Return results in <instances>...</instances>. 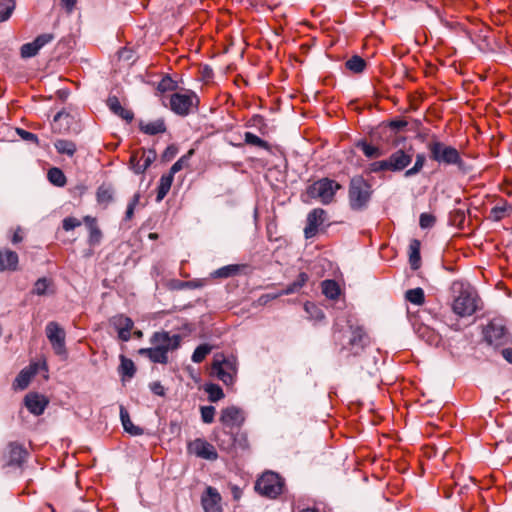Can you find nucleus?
Wrapping results in <instances>:
<instances>
[{"mask_svg": "<svg viewBox=\"0 0 512 512\" xmlns=\"http://www.w3.org/2000/svg\"><path fill=\"white\" fill-rule=\"evenodd\" d=\"M188 453L199 458L214 461L218 458L215 447L204 439L197 438L187 446Z\"/></svg>", "mask_w": 512, "mask_h": 512, "instance_id": "f8f14e48", "label": "nucleus"}, {"mask_svg": "<svg viewBox=\"0 0 512 512\" xmlns=\"http://www.w3.org/2000/svg\"><path fill=\"white\" fill-rule=\"evenodd\" d=\"M244 140H245L246 144H249L252 146H256V147L263 148V149L269 148L268 142H266L265 140L261 139L260 137H258L257 135H255L251 132H246L244 134Z\"/></svg>", "mask_w": 512, "mask_h": 512, "instance_id": "a18cd8bd", "label": "nucleus"}, {"mask_svg": "<svg viewBox=\"0 0 512 512\" xmlns=\"http://www.w3.org/2000/svg\"><path fill=\"white\" fill-rule=\"evenodd\" d=\"M45 334L54 353L60 357H67L65 330L55 321H50L45 327Z\"/></svg>", "mask_w": 512, "mask_h": 512, "instance_id": "9d476101", "label": "nucleus"}, {"mask_svg": "<svg viewBox=\"0 0 512 512\" xmlns=\"http://www.w3.org/2000/svg\"><path fill=\"white\" fill-rule=\"evenodd\" d=\"M199 99L197 95L190 90L184 93H174L170 96L171 110L180 116L188 115L193 108H197Z\"/></svg>", "mask_w": 512, "mask_h": 512, "instance_id": "1a4fd4ad", "label": "nucleus"}, {"mask_svg": "<svg viewBox=\"0 0 512 512\" xmlns=\"http://www.w3.org/2000/svg\"><path fill=\"white\" fill-rule=\"evenodd\" d=\"M80 225L81 221L75 217H66L62 222V226L65 231L73 230L74 228L79 227Z\"/></svg>", "mask_w": 512, "mask_h": 512, "instance_id": "6e6d98bb", "label": "nucleus"}, {"mask_svg": "<svg viewBox=\"0 0 512 512\" xmlns=\"http://www.w3.org/2000/svg\"><path fill=\"white\" fill-rule=\"evenodd\" d=\"M77 0H61V6L68 12H72Z\"/></svg>", "mask_w": 512, "mask_h": 512, "instance_id": "e2e57ef3", "label": "nucleus"}, {"mask_svg": "<svg viewBox=\"0 0 512 512\" xmlns=\"http://www.w3.org/2000/svg\"><path fill=\"white\" fill-rule=\"evenodd\" d=\"M155 159V153L154 151H149L148 154L144 156L143 158V164L142 166H139L137 168L138 171H145L149 166L150 164L153 162V160Z\"/></svg>", "mask_w": 512, "mask_h": 512, "instance_id": "4d7b16f0", "label": "nucleus"}, {"mask_svg": "<svg viewBox=\"0 0 512 512\" xmlns=\"http://www.w3.org/2000/svg\"><path fill=\"white\" fill-rule=\"evenodd\" d=\"M139 200H140V195L135 194L127 206V209L125 212V220L129 221L133 218L134 210H135V207L137 206V204L139 203Z\"/></svg>", "mask_w": 512, "mask_h": 512, "instance_id": "864d4df0", "label": "nucleus"}, {"mask_svg": "<svg viewBox=\"0 0 512 512\" xmlns=\"http://www.w3.org/2000/svg\"><path fill=\"white\" fill-rule=\"evenodd\" d=\"M53 35L46 33L37 36L34 41L25 43L21 46L20 54L22 58H30L39 52V50L53 40Z\"/></svg>", "mask_w": 512, "mask_h": 512, "instance_id": "f3484780", "label": "nucleus"}, {"mask_svg": "<svg viewBox=\"0 0 512 512\" xmlns=\"http://www.w3.org/2000/svg\"><path fill=\"white\" fill-rule=\"evenodd\" d=\"M284 481L274 472L267 471L255 483V490L262 496L275 499L283 491Z\"/></svg>", "mask_w": 512, "mask_h": 512, "instance_id": "423d86ee", "label": "nucleus"}, {"mask_svg": "<svg viewBox=\"0 0 512 512\" xmlns=\"http://www.w3.org/2000/svg\"><path fill=\"white\" fill-rule=\"evenodd\" d=\"M407 125H408V123L404 119H394L389 122V127L396 131H399V130L405 128Z\"/></svg>", "mask_w": 512, "mask_h": 512, "instance_id": "052dcab7", "label": "nucleus"}, {"mask_svg": "<svg viewBox=\"0 0 512 512\" xmlns=\"http://www.w3.org/2000/svg\"><path fill=\"white\" fill-rule=\"evenodd\" d=\"M83 221L89 230V244L90 245L98 244L102 238V232L97 225L96 218L87 215L83 218Z\"/></svg>", "mask_w": 512, "mask_h": 512, "instance_id": "393cba45", "label": "nucleus"}, {"mask_svg": "<svg viewBox=\"0 0 512 512\" xmlns=\"http://www.w3.org/2000/svg\"><path fill=\"white\" fill-rule=\"evenodd\" d=\"M139 129L141 132L147 135H157L164 133L166 131V126L164 120L158 119L147 123L141 121L139 124Z\"/></svg>", "mask_w": 512, "mask_h": 512, "instance_id": "cd10ccee", "label": "nucleus"}, {"mask_svg": "<svg viewBox=\"0 0 512 512\" xmlns=\"http://www.w3.org/2000/svg\"><path fill=\"white\" fill-rule=\"evenodd\" d=\"M501 354L508 363L512 364V348L503 349Z\"/></svg>", "mask_w": 512, "mask_h": 512, "instance_id": "774afa93", "label": "nucleus"}, {"mask_svg": "<svg viewBox=\"0 0 512 512\" xmlns=\"http://www.w3.org/2000/svg\"><path fill=\"white\" fill-rule=\"evenodd\" d=\"M204 512H223L222 496L213 486H207L200 498Z\"/></svg>", "mask_w": 512, "mask_h": 512, "instance_id": "9b49d317", "label": "nucleus"}, {"mask_svg": "<svg viewBox=\"0 0 512 512\" xmlns=\"http://www.w3.org/2000/svg\"><path fill=\"white\" fill-rule=\"evenodd\" d=\"M205 391L208 394V399L211 402H217L224 397L222 388L217 384H207Z\"/></svg>", "mask_w": 512, "mask_h": 512, "instance_id": "ea45409f", "label": "nucleus"}, {"mask_svg": "<svg viewBox=\"0 0 512 512\" xmlns=\"http://www.w3.org/2000/svg\"><path fill=\"white\" fill-rule=\"evenodd\" d=\"M54 146L59 154H65L69 157H72L77 151L76 144L70 140L59 139L54 143Z\"/></svg>", "mask_w": 512, "mask_h": 512, "instance_id": "72a5a7b5", "label": "nucleus"}, {"mask_svg": "<svg viewBox=\"0 0 512 512\" xmlns=\"http://www.w3.org/2000/svg\"><path fill=\"white\" fill-rule=\"evenodd\" d=\"M242 267H243L242 265H238V264H231V265L223 266V267L215 270L214 272H212L211 276L213 278H229V277L237 275L241 271Z\"/></svg>", "mask_w": 512, "mask_h": 512, "instance_id": "473e14b6", "label": "nucleus"}, {"mask_svg": "<svg viewBox=\"0 0 512 512\" xmlns=\"http://www.w3.org/2000/svg\"><path fill=\"white\" fill-rule=\"evenodd\" d=\"M114 190L109 184H101L96 191V200L99 205H103L105 208L113 201Z\"/></svg>", "mask_w": 512, "mask_h": 512, "instance_id": "bb28decb", "label": "nucleus"}, {"mask_svg": "<svg viewBox=\"0 0 512 512\" xmlns=\"http://www.w3.org/2000/svg\"><path fill=\"white\" fill-rule=\"evenodd\" d=\"M17 133L20 135V137L23 140L34 142V143L38 142V137L29 131H26L24 129H17Z\"/></svg>", "mask_w": 512, "mask_h": 512, "instance_id": "13d9d810", "label": "nucleus"}, {"mask_svg": "<svg viewBox=\"0 0 512 512\" xmlns=\"http://www.w3.org/2000/svg\"><path fill=\"white\" fill-rule=\"evenodd\" d=\"M420 247L421 243L417 239H413L409 244V264L413 270H417L421 266Z\"/></svg>", "mask_w": 512, "mask_h": 512, "instance_id": "c85d7f7f", "label": "nucleus"}, {"mask_svg": "<svg viewBox=\"0 0 512 512\" xmlns=\"http://www.w3.org/2000/svg\"><path fill=\"white\" fill-rule=\"evenodd\" d=\"M7 466H21L27 457L24 446L18 442H10L7 446Z\"/></svg>", "mask_w": 512, "mask_h": 512, "instance_id": "a211bd4d", "label": "nucleus"}, {"mask_svg": "<svg viewBox=\"0 0 512 512\" xmlns=\"http://www.w3.org/2000/svg\"><path fill=\"white\" fill-rule=\"evenodd\" d=\"M173 178H174V176L171 175L170 173H167V174H164L161 176L159 185L157 188V197H156L157 201L163 200L165 198V196L168 194V192L171 188L172 182H173Z\"/></svg>", "mask_w": 512, "mask_h": 512, "instance_id": "2f4dec72", "label": "nucleus"}, {"mask_svg": "<svg viewBox=\"0 0 512 512\" xmlns=\"http://www.w3.org/2000/svg\"><path fill=\"white\" fill-rule=\"evenodd\" d=\"M107 105L114 114L128 122L131 121L134 117L133 112L129 109L124 108L116 96H110L107 99Z\"/></svg>", "mask_w": 512, "mask_h": 512, "instance_id": "b1692460", "label": "nucleus"}, {"mask_svg": "<svg viewBox=\"0 0 512 512\" xmlns=\"http://www.w3.org/2000/svg\"><path fill=\"white\" fill-rule=\"evenodd\" d=\"M120 418L123 425L124 430L132 436H139L144 433V430L133 424L130 419L129 412L123 407H120Z\"/></svg>", "mask_w": 512, "mask_h": 512, "instance_id": "a878e982", "label": "nucleus"}, {"mask_svg": "<svg viewBox=\"0 0 512 512\" xmlns=\"http://www.w3.org/2000/svg\"><path fill=\"white\" fill-rule=\"evenodd\" d=\"M22 240H23V232H22V229L20 227H18L14 231L11 241L13 244H17V243L21 242Z\"/></svg>", "mask_w": 512, "mask_h": 512, "instance_id": "0e129e2a", "label": "nucleus"}, {"mask_svg": "<svg viewBox=\"0 0 512 512\" xmlns=\"http://www.w3.org/2000/svg\"><path fill=\"white\" fill-rule=\"evenodd\" d=\"M120 361L119 373L122 377L132 378L136 373L134 362L131 359L126 358L124 355L120 356Z\"/></svg>", "mask_w": 512, "mask_h": 512, "instance_id": "e433bc0d", "label": "nucleus"}, {"mask_svg": "<svg viewBox=\"0 0 512 512\" xmlns=\"http://www.w3.org/2000/svg\"><path fill=\"white\" fill-rule=\"evenodd\" d=\"M309 276L305 272L299 273L296 280L291 284L287 285V287L280 292L276 293L272 298H278L283 295H290L299 292L308 282Z\"/></svg>", "mask_w": 512, "mask_h": 512, "instance_id": "5701e85b", "label": "nucleus"}, {"mask_svg": "<svg viewBox=\"0 0 512 512\" xmlns=\"http://www.w3.org/2000/svg\"><path fill=\"white\" fill-rule=\"evenodd\" d=\"M215 408L213 406L201 407V418L204 423L210 424L214 421Z\"/></svg>", "mask_w": 512, "mask_h": 512, "instance_id": "3c124183", "label": "nucleus"}, {"mask_svg": "<svg viewBox=\"0 0 512 512\" xmlns=\"http://www.w3.org/2000/svg\"><path fill=\"white\" fill-rule=\"evenodd\" d=\"M36 371L32 369H23L17 375L13 382V388L15 390H24L28 387L31 382L32 377L35 375Z\"/></svg>", "mask_w": 512, "mask_h": 512, "instance_id": "c756f323", "label": "nucleus"}, {"mask_svg": "<svg viewBox=\"0 0 512 512\" xmlns=\"http://www.w3.org/2000/svg\"><path fill=\"white\" fill-rule=\"evenodd\" d=\"M373 190L362 176H354L349 183V204L353 210H361L369 203Z\"/></svg>", "mask_w": 512, "mask_h": 512, "instance_id": "20e7f679", "label": "nucleus"}, {"mask_svg": "<svg viewBox=\"0 0 512 512\" xmlns=\"http://www.w3.org/2000/svg\"><path fill=\"white\" fill-rule=\"evenodd\" d=\"M235 438V452L237 450H246L249 448V442L247 435L243 432H235L234 434Z\"/></svg>", "mask_w": 512, "mask_h": 512, "instance_id": "09e8293b", "label": "nucleus"}, {"mask_svg": "<svg viewBox=\"0 0 512 512\" xmlns=\"http://www.w3.org/2000/svg\"><path fill=\"white\" fill-rule=\"evenodd\" d=\"M369 342V336L362 326L350 325L348 344L352 354L358 355L369 344Z\"/></svg>", "mask_w": 512, "mask_h": 512, "instance_id": "4468645a", "label": "nucleus"}, {"mask_svg": "<svg viewBox=\"0 0 512 512\" xmlns=\"http://www.w3.org/2000/svg\"><path fill=\"white\" fill-rule=\"evenodd\" d=\"M370 172L389 171L387 159L381 161H375L369 165Z\"/></svg>", "mask_w": 512, "mask_h": 512, "instance_id": "5fc2aeb1", "label": "nucleus"}, {"mask_svg": "<svg viewBox=\"0 0 512 512\" xmlns=\"http://www.w3.org/2000/svg\"><path fill=\"white\" fill-rule=\"evenodd\" d=\"M322 292L329 299H337L340 294V288L334 280H324L322 282Z\"/></svg>", "mask_w": 512, "mask_h": 512, "instance_id": "c9c22d12", "label": "nucleus"}, {"mask_svg": "<svg viewBox=\"0 0 512 512\" xmlns=\"http://www.w3.org/2000/svg\"><path fill=\"white\" fill-rule=\"evenodd\" d=\"M234 432L223 429L216 434V442L219 448L227 453L235 452V438Z\"/></svg>", "mask_w": 512, "mask_h": 512, "instance_id": "4be33fe9", "label": "nucleus"}, {"mask_svg": "<svg viewBox=\"0 0 512 512\" xmlns=\"http://www.w3.org/2000/svg\"><path fill=\"white\" fill-rule=\"evenodd\" d=\"M18 254L10 249L0 250V272L15 271L18 268Z\"/></svg>", "mask_w": 512, "mask_h": 512, "instance_id": "412c9836", "label": "nucleus"}, {"mask_svg": "<svg viewBox=\"0 0 512 512\" xmlns=\"http://www.w3.org/2000/svg\"><path fill=\"white\" fill-rule=\"evenodd\" d=\"M425 161L426 157L424 154H417L414 166L405 172V176L410 177L419 173L422 170Z\"/></svg>", "mask_w": 512, "mask_h": 512, "instance_id": "de8ad7c7", "label": "nucleus"}, {"mask_svg": "<svg viewBox=\"0 0 512 512\" xmlns=\"http://www.w3.org/2000/svg\"><path fill=\"white\" fill-rule=\"evenodd\" d=\"M24 402L27 409L36 416L43 414L46 406L48 405L46 398L37 393L27 394L25 396Z\"/></svg>", "mask_w": 512, "mask_h": 512, "instance_id": "6ab92c4d", "label": "nucleus"}, {"mask_svg": "<svg viewBox=\"0 0 512 512\" xmlns=\"http://www.w3.org/2000/svg\"><path fill=\"white\" fill-rule=\"evenodd\" d=\"M48 179L52 184L59 187H62L66 184V176L64 175L61 169L56 167L49 169Z\"/></svg>", "mask_w": 512, "mask_h": 512, "instance_id": "58836bf2", "label": "nucleus"}, {"mask_svg": "<svg viewBox=\"0 0 512 512\" xmlns=\"http://www.w3.org/2000/svg\"><path fill=\"white\" fill-rule=\"evenodd\" d=\"M177 152H178V149L174 145L168 146L166 148V150L164 151L163 157L166 160H170L177 154Z\"/></svg>", "mask_w": 512, "mask_h": 512, "instance_id": "680f3d73", "label": "nucleus"}, {"mask_svg": "<svg viewBox=\"0 0 512 512\" xmlns=\"http://www.w3.org/2000/svg\"><path fill=\"white\" fill-rule=\"evenodd\" d=\"M172 80L169 77L162 79V81L158 85V89L161 91H166L171 88Z\"/></svg>", "mask_w": 512, "mask_h": 512, "instance_id": "69168bd1", "label": "nucleus"}, {"mask_svg": "<svg viewBox=\"0 0 512 512\" xmlns=\"http://www.w3.org/2000/svg\"><path fill=\"white\" fill-rule=\"evenodd\" d=\"M436 222V218L429 213H422L419 218V225L421 228H431L434 226Z\"/></svg>", "mask_w": 512, "mask_h": 512, "instance_id": "603ef678", "label": "nucleus"}, {"mask_svg": "<svg viewBox=\"0 0 512 512\" xmlns=\"http://www.w3.org/2000/svg\"><path fill=\"white\" fill-rule=\"evenodd\" d=\"M193 154V150H190L186 155L182 156L180 159H178L170 168L169 173L171 175H175L177 172L182 170L185 166L188 165V161Z\"/></svg>", "mask_w": 512, "mask_h": 512, "instance_id": "49530a36", "label": "nucleus"}, {"mask_svg": "<svg viewBox=\"0 0 512 512\" xmlns=\"http://www.w3.org/2000/svg\"><path fill=\"white\" fill-rule=\"evenodd\" d=\"M357 147L360 148L368 158H378L382 156V151L378 147L368 144L367 142H359Z\"/></svg>", "mask_w": 512, "mask_h": 512, "instance_id": "a19ab883", "label": "nucleus"}, {"mask_svg": "<svg viewBox=\"0 0 512 512\" xmlns=\"http://www.w3.org/2000/svg\"><path fill=\"white\" fill-rule=\"evenodd\" d=\"M14 9L15 0H3L0 3V22L9 19Z\"/></svg>", "mask_w": 512, "mask_h": 512, "instance_id": "79ce46f5", "label": "nucleus"}, {"mask_svg": "<svg viewBox=\"0 0 512 512\" xmlns=\"http://www.w3.org/2000/svg\"><path fill=\"white\" fill-rule=\"evenodd\" d=\"M212 373L226 385H232L237 374L236 358L221 356L215 357L212 363Z\"/></svg>", "mask_w": 512, "mask_h": 512, "instance_id": "6e6552de", "label": "nucleus"}, {"mask_svg": "<svg viewBox=\"0 0 512 512\" xmlns=\"http://www.w3.org/2000/svg\"><path fill=\"white\" fill-rule=\"evenodd\" d=\"M327 220V212L322 208H315L311 210L306 219V226L304 228L305 238H313L319 231V228Z\"/></svg>", "mask_w": 512, "mask_h": 512, "instance_id": "ddd939ff", "label": "nucleus"}, {"mask_svg": "<svg viewBox=\"0 0 512 512\" xmlns=\"http://www.w3.org/2000/svg\"><path fill=\"white\" fill-rule=\"evenodd\" d=\"M182 337L179 334L171 335L168 331H157L150 338L152 347L141 348L139 354L145 355L153 363L167 364L168 353L177 350L181 345Z\"/></svg>", "mask_w": 512, "mask_h": 512, "instance_id": "f03ea898", "label": "nucleus"}, {"mask_svg": "<svg viewBox=\"0 0 512 512\" xmlns=\"http://www.w3.org/2000/svg\"><path fill=\"white\" fill-rule=\"evenodd\" d=\"M426 147L430 160L436 162L439 166H456L463 173L468 171L460 151L454 146L433 138L427 143Z\"/></svg>", "mask_w": 512, "mask_h": 512, "instance_id": "7ed1b4c3", "label": "nucleus"}, {"mask_svg": "<svg viewBox=\"0 0 512 512\" xmlns=\"http://www.w3.org/2000/svg\"><path fill=\"white\" fill-rule=\"evenodd\" d=\"M145 156V151L144 150H141V151H135L131 154L130 156V168L136 173V174H141V173H144L145 171H138L137 168L139 166H142L143 164V158Z\"/></svg>", "mask_w": 512, "mask_h": 512, "instance_id": "c03bdc74", "label": "nucleus"}, {"mask_svg": "<svg viewBox=\"0 0 512 512\" xmlns=\"http://www.w3.org/2000/svg\"><path fill=\"white\" fill-rule=\"evenodd\" d=\"M109 322L117 331L132 330L134 327L133 320L124 314H117L111 317Z\"/></svg>", "mask_w": 512, "mask_h": 512, "instance_id": "7c9ffc66", "label": "nucleus"}, {"mask_svg": "<svg viewBox=\"0 0 512 512\" xmlns=\"http://www.w3.org/2000/svg\"><path fill=\"white\" fill-rule=\"evenodd\" d=\"M150 390L158 396H164L165 395V388L159 381H154L150 383L149 385Z\"/></svg>", "mask_w": 512, "mask_h": 512, "instance_id": "bf43d9fd", "label": "nucleus"}, {"mask_svg": "<svg viewBox=\"0 0 512 512\" xmlns=\"http://www.w3.org/2000/svg\"><path fill=\"white\" fill-rule=\"evenodd\" d=\"M345 66L354 73H362L366 68V61L362 57L355 55L346 61Z\"/></svg>", "mask_w": 512, "mask_h": 512, "instance_id": "4c0bfd02", "label": "nucleus"}, {"mask_svg": "<svg viewBox=\"0 0 512 512\" xmlns=\"http://www.w3.org/2000/svg\"><path fill=\"white\" fill-rule=\"evenodd\" d=\"M482 333L484 341L490 346L500 347L511 341L507 328L497 319L491 320L483 328Z\"/></svg>", "mask_w": 512, "mask_h": 512, "instance_id": "0eeeda50", "label": "nucleus"}, {"mask_svg": "<svg viewBox=\"0 0 512 512\" xmlns=\"http://www.w3.org/2000/svg\"><path fill=\"white\" fill-rule=\"evenodd\" d=\"M73 123L74 118L72 115L64 111H60L53 118L52 130L59 134L68 133L71 130Z\"/></svg>", "mask_w": 512, "mask_h": 512, "instance_id": "aec40b11", "label": "nucleus"}, {"mask_svg": "<svg viewBox=\"0 0 512 512\" xmlns=\"http://www.w3.org/2000/svg\"><path fill=\"white\" fill-rule=\"evenodd\" d=\"M342 188L341 184L330 178H321L306 188V194L312 199L329 205L335 200V194Z\"/></svg>", "mask_w": 512, "mask_h": 512, "instance_id": "39448f33", "label": "nucleus"}, {"mask_svg": "<svg viewBox=\"0 0 512 512\" xmlns=\"http://www.w3.org/2000/svg\"><path fill=\"white\" fill-rule=\"evenodd\" d=\"M211 346L208 344L199 345L192 354V361L194 363H201L206 356L211 352Z\"/></svg>", "mask_w": 512, "mask_h": 512, "instance_id": "37998d69", "label": "nucleus"}, {"mask_svg": "<svg viewBox=\"0 0 512 512\" xmlns=\"http://www.w3.org/2000/svg\"><path fill=\"white\" fill-rule=\"evenodd\" d=\"M450 307L460 318L470 317L479 309V298L476 291L468 283L454 281L450 286Z\"/></svg>", "mask_w": 512, "mask_h": 512, "instance_id": "f257e3e1", "label": "nucleus"}, {"mask_svg": "<svg viewBox=\"0 0 512 512\" xmlns=\"http://www.w3.org/2000/svg\"><path fill=\"white\" fill-rule=\"evenodd\" d=\"M412 158L413 153L411 148L409 150H396L387 159L389 171L399 172L404 170L410 165Z\"/></svg>", "mask_w": 512, "mask_h": 512, "instance_id": "2eb2a0df", "label": "nucleus"}, {"mask_svg": "<svg viewBox=\"0 0 512 512\" xmlns=\"http://www.w3.org/2000/svg\"><path fill=\"white\" fill-rule=\"evenodd\" d=\"M220 422L225 428L233 430V428H239L244 420L243 411L235 406H230L221 411Z\"/></svg>", "mask_w": 512, "mask_h": 512, "instance_id": "dca6fc26", "label": "nucleus"}, {"mask_svg": "<svg viewBox=\"0 0 512 512\" xmlns=\"http://www.w3.org/2000/svg\"><path fill=\"white\" fill-rule=\"evenodd\" d=\"M231 493H232V497L235 501L240 500V498L242 497V490H241V488H239L236 485L231 486Z\"/></svg>", "mask_w": 512, "mask_h": 512, "instance_id": "338daca9", "label": "nucleus"}, {"mask_svg": "<svg viewBox=\"0 0 512 512\" xmlns=\"http://www.w3.org/2000/svg\"><path fill=\"white\" fill-rule=\"evenodd\" d=\"M405 298L407 301L414 305L421 306L425 303L424 290L420 287L407 290L405 293Z\"/></svg>", "mask_w": 512, "mask_h": 512, "instance_id": "f704fd0d", "label": "nucleus"}, {"mask_svg": "<svg viewBox=\"0 0 512 512\" xmlns=\"http://www.w3.org/2000/svg\"><path fill=\"white\" fill-rule=\"evenodd\" d=\"M50 285V282L47 280V278H40L38 279L33 288V293L36 295H44Z\"/></svg>", "mask_w": 512, "mask_h": 512, "instance_id": "8fccbe9b", "label": "nucleus"}]
</instances>
